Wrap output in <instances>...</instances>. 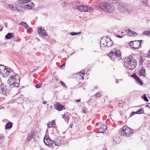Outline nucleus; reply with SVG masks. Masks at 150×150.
Instances as JSON below:
<instances>
[{"label": "nucleus", "mask_w": 150, "mask_h": 150, "mask_svg": "<svg viewBox=\"0 0 150 150\" xmlns=\"http://www.w3.org/2000/svg\"><path fill=\"white\" fill-rule=\"evenodd\" d=\"M0 71L2 74L3 76L7 77L9 76L8 80V83L12 88L18 86L20 82L19 76L9 68H6L5 66L0 65Z\"/></svg>", "instance_id": "nucleus-1"}, {"label": "nucleus", "mask_w": 150, "mask_h": 150, "mask_svg": "<svg viewBox=\"0 0 150 150\" xmlns=\"http://www.w3.org/2000/svg\"><path fill=\"white\" fill-rule=\"evenodd\" d=\"M137 63L133 57L129 56L128 57L126 58L125 60L124 66L129 69H134L137 66Z\"/></svg>", "instance_id": "nucleus-2"}, {"label": "nucleus", "mask_w": 150, "mask_h": 150, "mask_svg": "<svg viewBox=\"0 0 150 150\" xmlns=\"http://www.w3.org/2000/svg\"><path fill=\"white\" fill-rule=\"evenodd\" d=\"M110 58L113 61H118L122 58L121 52L119 50L114 49L108 54Z\"/></svg>", "instance_id": "nucleus-3"}, {"label": "nucleus", "mask_w": 150, "mask_h": 150, "mask_svg": "<svg viewBox=\"0 0 150 150\" xmlns=\"http://www.w3.org/2000/svg\"><path fill=\"white\" fill-rule=\"evenodd\" d=\"M120 134L121 135L127 137H130L133 133V130L126 126H123L120 129Z\"/></svg>", "instance_id": "nucleus-4"}, {"label": "nucleus", "mask_w": 150, "mask_h": 150, "mask_svg": "<svg viewBox=\"0 0 150 150\" xmlns=\"http://www.w3.org/2000/svg\"><path fill=\"white\" fill-rule=\"evenodd\" d=\"M142 41V40H140L139 41L138 40L131 41L129 42V45L132 48L137 49L139 48L141 45Z\"/></svg>", "instance_id": "nucleus-5"}, {"label": "nucleus", "mask_w": 150, "mask_h": 150, "mask_svg": "<svg viewBox=\"0 0 150 150\" xmlns=\"http://www.w3.org/2000/svg\"><path fill=\"white\" fill-rule=\"evenodd\" d=\"M127 4L122 2L119 3L117 6V9L121 12L125 13Z\"/></svg>", "instance_id": "nucleus-6"}, {"label": "nucleus", "mask_w": 150, "mask_h": 150, "mask_svg": "<svg viewBox=\"0 0 150 150\" xmlns=\"http://www.w3.org/2000/svg\"><path fill=\"white\" fill-rule=\"evenodd\" d=\"M108 3L106 2H102L99 4V7L102 9L104 12L106 13V10H105L107 8Z\"/></svg>", "instance_id": "nucleus-7"}, {"label": "nucleus", "mask_w": 150, "mask_h": 150, "mask_svg": "<svg viewBox=\"0 0 150 150\" xmlns=\"http://www.w3.org/2000/svg\"><path fill=\"white\" fill-rule=\"evenodd\" d=\"M106 10V13H111L114 10V7L113 6L109 4L108 3V6H107V8Z\"/></svg>", "instance_id": "nucleus-8"}, {"label": "nucleus", "mask_w": 150, "mask_h": 150, "mask_svg": "<svg viewBox=\"0 0 150 150\" xmlns=\"http://www.w3.org/2000/svg\"><path fill=\"white\" fill-rule=\"evenodd\" d=\"M38 32L40 35L42 36L45 37L47 35V33L44 29H42L41 27H39L38 30Z\"/></svg>", "instance_id": "nucleus-9"}, {"label": "nucleus", "mask_w": 150, "mask_h": 150, "mask_svg": "<svg viewBox=\"0 0 150 150\" xmlns=\"http://www.w3.org/2000/svg\"><path fill=\"white\" fill-rule=\"evenodd\" d=\"M54 108L59 111H61L64 109V107L59 103H57L54 105Z\"/></svg>", "instance_id": "nucleus-10"}, {"label": "nucleus", "mask_w": 150, "mask_h": 150, "mask_svg": "<svg viewBox=\"0 0 150 150\" xmlns=\"http://www.w3.org/2000/svg\"><path fill=\"white\" fill-rule=\"evenodd\" d=\"M127 7L126 8V10H125V13H131L133 11L132 7L128 4H127Z\"/></svg>", "instance_id": "nucleus-11"}, {"label": "nucleus", "mask_w": 150, "mask_h": 150, "mask_svg": "<svg viewBox=\"0 0 150 150\" xmlns=\"http://www.w3.org/2000/svg\"><path fill=\"white\" fill-rule=\"evenodd\" d=\"M62 138L61 137H58L57 139H55L54 142V144L55 146H59L61 142V140Z\"/></svg>", "instance_id": "nucleus-12"}, {"label": "nucleus", "mask_w": 150, "mask_h": 150, "mask_svg": "<svg viewBox=\"0 0 150 150\" xmlns=\"http://www.w3.org/2000/svg\"><path fill=\"white\" fill-rule=\"evenodd\" d=\"M93 11V8L90 6H83V11L91 12Z\"/></svg>", "instance_id": "nucleus-13"}, {"label": "nucleus", "mask_w": 150, "mask_h": 150, "mask_svg": "<svg viewBox=\"0 0 150 150\" xmlns=\"http://www.w3.org/2000/svg\"><path fill=\"white\" fill-rule=\"evenodd\" d=\"M134 76V78L136 81L137 83L140 85H142L143 83L142 82V81L139 79V78H138L137 76L135 75H134V74H133L132 75V76Z\"/></svg>", "instance_id": "nucleus-14"}, {"label": "nucleus", "mask_w": 150, "mask_h": 150, "mask_svg": "<svg viewBox=\"0 0 150 150\" xmlns=\"http://www.w3.org/2000/svg\"><path fill=\"white\" fill-rule=\"evenodd\" d=\"M107 43L106 46L110 47L112 46L113 45V42L108 37H107Z\"/></svg>", "instance_id": "nucleus-15"}, {"label": "nucleus", "mask_w": 150, "mask_h": 150, "mask_svg": "<svg viewBox=\"0 0 150 150\" xmlns=\"http://www.w3.org/2000/svg\"><path fill=\"white\" fill-rule=\"evenodd\" d=\"M48 127L49 128L55 127L56 125L55 124V121L52 120L51 122H49L47 123Z\"/></svg>", "instance_id": "nucleus-16"}, {"label": "nucleus", "mask_w": 150, "mask_h": 150, "mask_svg": "<svg viewBox=\"0 0 150 150\" xmlns=\"http://www.w3.org/2000/svg\"><path fill=\"white\" fill-rule=\"evenodd\" d=\"M138 73L140 76H142L143 77H145L146 76L145 69L144 68H142V69L139 70Z\"/></svg>", "instance_id": "nucleus-17"}, {"label": "nucleus", "mask_w": 150, "mask_h": 150, "mask_svg": "<svg viewBox=\"0 0 150 150\" xmlns=\"http://www.w3.org/2000/svg\"><path fill=\"white\" fill-rule=\"evenodd\" d=\"M31 5H30V4L25 5L23 7L24 8L29 10L31 9L34 6V4L32 2H31Z\"/></svg>", "instance_id": "nucleus-18"}, {"label": "nucleus", "mask_w": 150, "mask_h": 150, "mask_svg": "<svg viewBox=\"0 0 150 150\" xmlns=\"http://www.w3.org/2000/svg\"><path fill=\"white\" fill-rule=\"evenodd\" d=\"M107 127L105 125H103L102 126H101L100 129L99 131H100V132L102 133H103L107 129Z\"/></svg>", "instance_id": "nucleus-19"}, {"label": "nucleus", "mask_w": 150, "mask_h": 150, "mask_svg": "<svg viewBox=\"0 0 150 150\" xmlns=\"http://www.w3.org/2000/svg\"><path fill=\"white\" fill-rule=\"evenodd\" d=\"M106 43L107 39L106 38V40L102 39L100 41V46L101 47L102 46H106Z\"/></svg>", "instance_id": "nucleus-20"}, {"label": "nucleus", "mask_w": 150, "mask_h": 150, "mask_svg": "<svg viewBox=\"0 0 150 150\" xmlns=\"http://www.w3.org/2000/svg\"><path fill=\"white\" fill-rule=\"evenodd\" d=\"M12 126V124L11 122H8L5 125V129H8L11 128Z\"/></svg>", "instance_id": "nucleus-21"}, {"label": "nucleus", "mask_w": 150, "mask_h": 150, "mask_svg": "<svg viewBox=\"0 0 150 150\" xmlns=\"http://www.w3.org/2000/svg\"><path fill=\"white\" fill-rule=\"evenodd\" d=\"M13 33H8L5 36V38L7 39H9L13 37Z\"/></svg>", "instance_id": "nucleus-22"}, {"label": "nucleus", "mask_w": 150, "mask_h": 150, "mask_svg": "<svg viewBox=\"0 0 150 150\" xmlns=\"http://www.w3.org/2000/svg\"><path fill=\"white\" fill-rule=\"evenodd\" d=\"M19 25H22L24 26L26 29H27L29 27L28 25L27 24V23L24 22H22L20 23Z\"/></svg>", "instance_id": "nucleus-23"}, {"label": "nucleus", "mask_w": 150, "mask_h": 150, "mask_svg": "<svg viewBox=\"0 0 150 150\" xmlns=\"http://www.w3.org/2000/svg\"><path fill=\"white\" fill-rule=\"evenodd\" d=\"M50 140V138H45V137H44V142L45 144L46 145H49V141Z\"/></svg>", "instance_id": "nucleus-24"}, {"label": "nucleus", "mask_w": 150, "mask_h": 150, "mask_svg": "<svg viewBox=\"0 0 150 150\" xmlns=\"http://www.w3.org/2000/svg\"><path fill=\"white\" fill-rule=\"evenodd\" d=\"M7 90L6 89L1 88L0 89V92L4 95H6Z\"/></svg>", "instance_id": "nucleus-25"}, {"label": "nucleus", "mask_w": 150, "mask_h": 150, "mask_svg": "<svg viewBox=\"0 0 150 150\" xmlns=\"http://www.w3.org/2000/svg\"><path fill=\"white\" fill-rule=\"evenodd\" d=\"M77 9L80 11H83V6L80 5L78 6L77 7Z\"/></svg>", "instance_id": "nucleus-26"}, {"label": "nucleus", "mask_w": 150, "mask_h": 150, "mask_svg": "<svg viewBox=\"0 0 150 150\" xmlns=\"http://www.w3.org/2000/svg\"><path fill=\"white\" fill-rule=\"evenodd\" d=\"M125 31H126L130 35L132 36V35L133 34V32L134 31H131L129 29H127V30H125Z\"/></svg>", "instance_id": "nucleus-27"}, {"label": "nucleus", "mask_w": 150, "mask_h": 150, "mask_svg": "<svg viewBox=\"0 0 150 150\" xmlns=\"http://www.w3.org/2000/svg\"><path fill=\"white\" fill-rule=\"evenodd\" d=\"M54 140L53 141L50 139V140L49 141V145L48 146L50 147H51L54 143Z\"/></svg>", "instance_id": "nucleus-28"}, {"label": "nucleus", "mask_w": 150, "mask_h": 150, "mask_svg": "<svg viewBox=\"0 0 150 150\" xmlns=\"http://www.w3.org/2000/svg\"><path fill=\"white\" fill-rule=\"evenodd\" d=\"M142 98H143L145 101L146 102H148L149 101V100L146 97V95L145 94H144L142 96Z\"/></svg>", "instance_id": "nucleus-29"}, {"label": "nucleus", "mask_w": 150, "mask_h": 150, "mask_svg": "<svg viewBox=\"0 0 150 150\" xmlns=\"http://www.w3.org/2000/svg\"><path fill=\"white\" fill-rule=\"evenodd\" d=\"M144 111L141 109L138 110L137 112H136V113L138 114H140L143 113Z\"/></svg>", "instance_id": "nucleus-30"}, {"label": "nucleus", "mask_w": 150, "mask_h": 150, "mask_svg": "<svg viewBox=\"0 0 150 150\" xmlns=\"http://www.w3.org/2000/svg\"><path fill=\"white\" fill-rule=\"evenodd\" d=\"M143 33L144 35L149 36V35L150 34V31H144L143 32Z\"/></svg>", "instance_id": "nucleus-31"}, {"label": "nucleus", "mask_w": 150, "mask_h": 150, "mask_svg": "<svg viewBox=\"0 0 150 150\" xmlns=\"http://www.w3.org/2000/svg\"><path fill=\"white\" fill-rule=\"evenodd\" d=\"M35 131H32V132H30L29 133L28 135L29 136L31 137L32 138H33L34 134L35 133Z\"/></svg>", "instance_id": "nucleus-32"}, {"label": "nucleus", "mask_w": 150, "mask_h": 150, "mask_svg": "<svg viewBox=\"0 0 150 150\" xmlns=\"http://www.w3.org/2000/svg\"><path fill=\"white\" fill-rule=\"evenodd\" d=\"M110 3L112 4H116L117 2V0H108Z\"/></svg>", "instance_id": "nucleus-33"}, {"label": "nucleus", "mask_w": 150, "mask_h": 150, "mask_svg": "<svg viewBox=\"0 0 150 150\" xmlns=\"http://www.w3.org/2000/svg\"><path fill=\"white\" fill-rule=\"evenodd\" d=\"M69 117L68 116H67V115L66 116V117H65V118H64V120L67 122H68L69 121Z\"/></svg>", "instance_id": "nucleus-34"}, {"label": "nucleus", "mask_w": 150, "mask_h": 150, "mask_svg": "<svg viewBox=\"0 0 150 150\" xmlns=\"http://www.w3.org/2000/svg\"><path fill=\"white\" fill-rule=\"evenodd\" d=\"M18 5H17V6H13L12 10L14 11H16L17 9L18 8Z\"/></svg>", "instance_id": "nucleus-35"}, {"label": "nucleus", "mask_w": 150, "mask_h": 150, "mask_svg": "<svg viewBox=\"0 0 150 150\" xmlns=\"http://www.w3.org/2000/svg\"><path fill=\"white\" fill-rule=\"evenodd\" d=\"M24 0H18L17 2L20 4H24Z\"/></svg>", "instance_id": "nucleus-36"}, {"label": "nucleus", "mask_w": 150, "mask_h": 150, "mask_svg": "<svg viewBox=\"0 0 150 150\" xmlns=\"http://www.w3.org/2000/svg\"><path fill=\"white\" fill-rule=\"evenodd\" d=\"M94 96L96 98L99 97L101 96V94L100 93H96Z\"/></svg>", "instance_id": "nucleus-37"}, {"label": "nucleus", "mask_w": 150, "mask_h": 150, "mask_svg": "<svg viewBox=\"0 0 150 150\" xmlns=\"http://www.w3.org/2000/svg\"><path fill=\"white\" fill-rule=\"evenodd\" d=\"M143 5H145L147 3V1L146 0H143L142 1Z\"/></svg>", "instance_id": "nucleus-38"}, {"label": "nucleus", "mask_w": 150, "mask_h": 150, "mask_svg": "<svg viewBox=\"0 0 150 150\" xmlns=\"http://www.w3.org/2000/svg\"><path fill=\"white\" fill-rule=\"evenodd\" d=\"M32 138L31 137H30L28 135V137L27 139V142H29L30 140H31Z\"/></svg>", "instance_id": "nucleus-39"}, {"label": "nucleus", "mask_w": 150, "mask_h": 150, "mask_svg": "<svg viewBox=\"0 0 150 150\" xmlns=\"http://www.w3.org/2000/svg\"><path fill=\"white\" fill-rule=\"evenodd\" d=\"M41 85H42L41 84H39L36 85L35 86L36 88H39L41 87Z\"/></svg>", "instance_id": "nucleus-40"}, {"label": "nucleus", "mask_w": 150, "mask_h": 150, "mask_svg": "<svg viewBox=\"0 0 150 150\" xmlns=\"http://www.w3.org/2000/svg\"><path fill=\"white\" fill-rule=\"evenodd\" d=\"M113 141L114 142L113 144L114 145H116L117 144V142L116 139H113Z\"/></svg>", "instance_id": "nucleus-41"}, {"label": "nucleus", "mask_w": 150, "mask_h": 150, "mask_svg": "<svg viewBox=\"0 0 150 150\" xmlns=\"http://www.w3.org/2000/svg\"><path fill=\"white\" fill-rule=\"evenodd\" d=\"M60 83L62 86L64 87H67V86L65 85V84L62 81H61Z\"/></svg>", "instance_id": "nucleus-42"}, {"label": "nucleus", "mask_w": 150, "mask_h": 150, "mask_svg": "<svg viewBox=\"0 0 150 150\" xmlns=\"http://www.w3.org/2000/svg\"><path fill=\"white\" fill-rule=\"evenodd\" d=\"M70 35H77V33H76L72 32L70 33Z\"/></svg>", "instance_id": "nucleus-43"}, {"label": "nucleus", "mask_w": 150, "mask_h": 150, "mask_svg": "<svg viewBox=\"0 0 150 150\" xmlns=\"http://www.w3.org/2000/svg\"><path fill=\"white\" fill-rule=\"evenodd\" d=\"M16 11L18 12H23V10L22 9H18V8Z\"/></svg>", "instance_id": "nucleus-44"}, {"label": "nucleus", "mask_w": 150, "mask_h": 150, "mask_svg": "<svg viewBox=\"0 0 150 150\" xmlns=\"http://www.w3.org/2000/svg\"><path fill=\"white\" fill-rule=\"evenodd\" d=\"M13 6L12 5H9L8 6V8L11 10H12Z\"/></svg>", "instance_id": "nucleus-45"}, {"label": "nucleus", "mask_w": 150, "mask_h": 150, "mask_svg": "<svg viewBox=\"0 0 150 150\" xmlns=\"http://www.w3.org/2000/svg\"><path fill=\"white\" fill-rule=\"evenodd\" d=\"M137 35V33L135 32H133V34L132 35V36L135 37Z\"/></svg>", "instance_id": "nucleus-46"}, {"label": "nucleus", "mask_w": 150, "mask_h": 150, "mask_svg": "<svg viewBox=\"0 0 150 150\" xmlns=\"http://www.w3.org/2000/svg\"><path fill=\"white\" fill-rule=\"evenodd\" d=\"M31 0H24V3H27L29 1H30Z\"/></svg>", "instance_id": "nucleus-47"}, {"label": "nucleus", "mask_w": 150, "mask_h": 150, "mask_svg": "<svg viewBox=\"0 0 150 150\" xmlns=\"http://www.w3.org/2000/svg\"><path fill=\"white\" fill-rule=\"evenodd\" d=\"M4 137V136L2 134H0V140L3 139Z\"/></svg>", "instance_id": "nucleus-48"}, {"label": "nucleus", "mask_w": 150, "mask_h": 150, "mask_svg": "<svg viewBox=\"0 0 150 150\" xmlns=\"http://www.w3.org/2000/svg\"><path fill=\"white\" fill-rule=\"evenodd\" d=\"M135 114H136V112H132L131 114V116H133V115H134Z\"/></svg>", "instance_id": "nucleus-49"}, {"label": "nucleus", "mask_w": 150, "mask_h": 150, "mask_svg": "<svg viewBox=\"0 0 150 150\" xmlns=\"http://www.w3.org/2000/svg\"><path fill=\"white\" fill-rule=\"evenodd\" d=\"M65 63H64L63 64H62L61 65L60 67V68H61L62 67H64L65 66Z\"/></svg>", "instance_id": "nucleus-50"}, {"label": "nucleus", "mask_w": 150, "mask_h": 150, "mask_svg": "<svg viewBox=\"0 0 150 150\" xmlns=\"http://www.w3.org/2000/svg\"><path fill=\"white\" fill-rule=\"evenodd\" d=\"M81 73L82 74V75H84L85 73H84V71H82L81 72Z\"/></svg>", "instance_id": "nucleus-51"}, {"label": "nucleus", "mask_w": 150, "mask_h": 150, "mask_svg": "<svg viewBox=\"0 0 150 150\" xmlns=\"http://www.w3.org/2000/svg\"><path fill=\"white\" fill-rule=\"evenodd\" d=\"M117 37L120 38H122L123 37V36H120L119 35H117Z\"/></svg>", "instance_id": "nucleus-52"}, {"label": "nucleus", "mask_w": 150, "mask_h": 150, "mask_svg": "<svg viewBox=\"0 0 150 150\" xmlns=\"http://www.w3.org/2000/svg\"><path fill=\"white\" fill-rule=\"evenodd\" d=\"M107 149L106 147H104L103 148V150H107Z\"/></svg>", "instance_id": "nucleus-53"}, {"label": "nucleus", "mask_w": 150, "mask_h": 150, "mask_svg": "<svg viewBox=\"0 0 150 150\" xmlns=\"http://www.w3.org/2000/svg\"><path fill=\"white\" fill-rule=\"evenodd\" d=\"M66 117V116L65 115V114H64L62 116V117L63 118H65V117Z\"/></svg>", "instance_id": "nucleus-54"}, {"label": "nucleus", "mask_w": 150, "mask_h": 150, "mask_svg": "<svg viewBox=\"0 0 150 150\" xmlns=\"http://www.w3.org/2000/svg\"><path fill=\"white\" fill-rule=\"evenodd\" d=\"M46 103H47V102H46V101H44V102H43V103H43V104H46Z\"/></svg>", "instance_id": "nucleus-55"}, {"label": "nucleus", "mask_w": 150, "mask_h": 150, "mask_svg": "<svg viewBox=\"0 0 150 150\" xmlns=\"http://www.w3.org/2000/svg\"><path fill=\"white\" fill-rule=\"evenodd\" d=\"M81 32H79L78 33H76L77 35L80 34H81Z\"/></svg>", "instance_id": "nucleus-56"}, {"label": "nucleus", "mask_w": 150, "mask_h": 150, "mask_svg": "<svg viewBox=\"0 0 150 150\" xmlns=\"http://www.w3.org/2000/svg\"><path fill=\"white\" fill-rule=\"evenodd\" d=\"M81 100L80 99H79V100H76V101L77 102H80V101Z\"/></svg>", "instance_id": "nucleus-57"}, {"label": "nucleus", "mask_w": 150, "mask_h": 150, "mask_svg": "<svg viewBox=\"0 0 150 150\" xmlns=\"http://www.w3.org/2000/svg\"><path fill=\"white\" fill-rule=\"evenodd\" d=\"M4 25H5L6 27H7V23H4Z\"/></svg>", "instance_id": "nucleus-58"}, {"label": "nucleus", "mask_w": 150, "mask_h": 150, "mask_svg": "<svg viewBox=\"0 0 150 150\" xmlns=\"http://www.w3.org/2000/svg\"><path fill=\"white\" fill-rule=\"evenodd\" d=\"M83 112L84 113H86V112L85 110H83Z\"/></svg>", "instance_id": "nucleus-59"}, {"label": "nucleus", "mask_w": 150, "mask_h": 150, "mask_svg": "<svg viewBox=\"0 0 150 150\" xmlns=\"http://www.w3.org/2000/svg\"><path fill=\"white\" fill-rule=\"evenodd\" d=\"M98 88V86H96L95 87V88L96 89H97Z\"/></svg>", "instance_id": "nucleus-60"}, {"label": "nucleus", "mask_w": 150, "mask_h": 150, "mask_svg": "<svg viewBox=\"0 0 150 150\" xmlns=\"http://www.w3.org/2000/svg\"><path fill=\"white\" fill-rule=\"evenodd\" d=\"M2 30V27H1V28H0V31L1 30Z\"/></svg>", "instance_id": "nucleus-61"}, {"label": "nucleus", "mask_w": 150, "mask_h": 150, "mask_svg": "<svg viewBox=\"0 0 150 150\" xmlns=\"http://www.w3.org/2000/svg\"><path fill=\"white\" fill-rule=\"evenodd\" d=\"M72 125H73V124H72V125H70V127H71V128H72Z\"/></svg>", "instance_id": "nucleus-62"}, {"label": "nucleus", "mask_w": 150, "mask_h": 150, "mask_svg": "<svg viewBox=\"0 0 150 150\" xmlns=\"http://www.w3.org/2000/svg\"><path fill=\"white\" fill-rule=\"evenodd\" d=\"M2 108H3L2 107H0V109H1Z\"/></svg>", "instance_id": "nucleus-63"}, {"label": "nucleus", "mask_w": 150, "mask_h": 150, "mask_svg": "<svg viewBox=\"0 0 150 150\" xmlns=\"http://www.w3.org/2000/svg\"><path fill=\"white\" fill-rule=\"evenodd\" d=\"M82 79H84V77H83V76H82Z\"/></svg>", "instance_id": "nucleus-64"}]
</instances>
